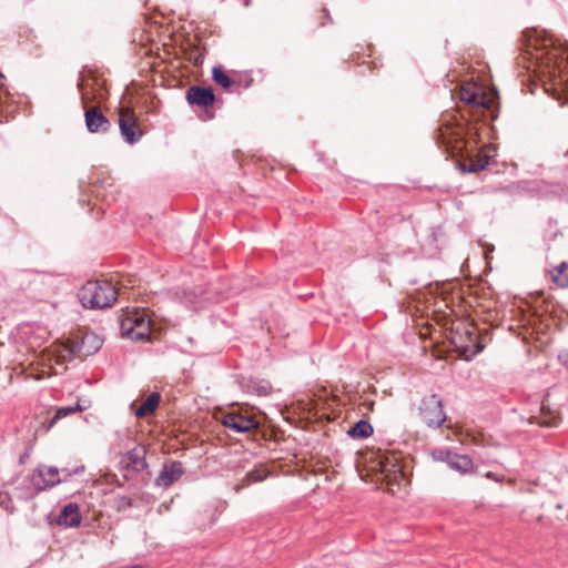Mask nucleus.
I'll return each instance as SVG.
<instances>
[{
    "label": "nucleus",
    "instance_id": "1",
    "mask_svg": "<svg viewBox=\"0 0 568 568\" xmlns=\"http://www.w3.org/2000/svg\"><path fill=\"white\" fill-rule=\"evenodd\" d=\"M529 36L528 50L531 63L528 69L534 68V72L540 77H557L560 69L561 43L547 31L538 32L534 30Z\"/></svg>",
    "mask_w": 568,
    "mask_h": 568
},
{
    "label": "nucleus",
    "instance_id": "2",
    "mask_svg": "<svg viewBox=\"0 0 568 568\" xmlns=\"http://www.w3.org/2000/svg\"><path fill=\"white\" fill-rule=\"evenodd\" d=\"M116 288L108 281H89L79 292L81 304L88 308L111 306L118 297Z\"/></svg>",
    "mask_w": 568,
    "mask_h": 568
},
{
    "label": "nucleus",
    "instance_id": "3",
    "mask_svg": "<svg viewBox=\"0 0 568 568\" xmlns=\"http://www.w3.org/2000/svg\"><path fill=\"white\" fill-rule=\"evenodd\" d=\"M152 321L145 308H126L120 316L122 336L132 341H149Z\"/></svg>",
    "mask_w": 568,
    "mask_h": 568
},
{
    "label": "nucleus",
    "instance_id": "4",
    "mask_svg": "<svg viewBox=\"0 0 568 568\" xmlns=\"http://www.w3.org/2000/svg\"><path fill=\"white\" fill-rule=\"evenodd\" d=\"M101 346V341L93 334H85L81 344L79 343H62L58 345L53 354L57 357L58 364H63L71 361L77 356H88L97 352Z\"/></svg>",
    "mask_w": 568,
    "mask_h": 568
},
{
    "label": "nucleus",
    "instance_id": "5",
    "mask_svg": "<svg viewBox=\"0 0 568 568\" xmlns=\"http://www.w3.org/2000/svg\"><path fill=\"white\" fill-rule=\"evenodd\" d=\"M418 414L420 419L428 427H439L446 420V414L443 408L440 398L435 395L425 396L419 406Z\"/></svg>",
    "mask_w": 568,
    "mask_h": 568
},
{
    "label": "nucleus",
    "instance_id": "6",
    "mask_svg": "<svg viewBox=\"0 0 568 568\" xmlns=\"http://www.w3.org/2000/svg\"><path fill=\"white\" fill-rule=\"evenodd\" d=\"M464 126L456 120H446L438 128L437 141L452 152L460 151L464 143Z\"/></svg>",
    "mask_w": 568,
    "mask_h": 568
},
{
    "label": "nucleus",
    "instance_id": "7",
    "mask_svg": "<svg viewBox=\"0 0 568 568\" xmlns=\"http://www.w3.org/2000/svg\"><path fill=\"white\" fill-rule=\"evenodd\" d=\"M459 98L466 104L485 110H490L495 100L493 94L486 93L483 88L476 83L463 84L459 91Z\"/></svg>",
    "mask_w": 568,
    "mask_h": 568
},
{
    "label": "nucleus",
    "instance_id": "8",
    "mask_svg": "<svg viewBox=\"0 0 568 568\" xmlns=\"http://www.w3.org/2000/svg\"><path fill=\"white\" fill-rule=\"evenodd\" d=\"M119 128L123 140L129 144L136 143L142 136L135 112L130 108L119 109Z\"/></svg>",
    "mask_w": 568,
    "mask_h": 568
},
{
    "label": "nucleus",
    "instance_id": "9",
    "mask_svg": "<svg viewBox=\"0 0 568 568\" xmlns=\"http://www.w3.org/2000/svg\"><path fill=\"white\" fill-rule=\"evenodd\" d=\"M374 468L378 469L382 475V479L388 483L393 479L397 480L404 476L399 458L394 453L378 454L376 457V466Z\"/></svg>",
    "mask_w": 568,
    "mask_h": 568
},
{
    "label": "nucleus",
    "instance_id": "10",
    "mask_svg": "<svg viewBox=\"0 0 568 568\" xmlns=\"http://www.w3.org/2000/svg\"><path fill=\"white\" fill-rule=\"evenodd\" d=\"M221 423L224 427L240 434L248 433L258 427V423L253 417L236 412L224 414Z\"/></svg>",
    "mask_w": 568,
    "mask_h": 568
},
{
    "label": "nucleus",
    "instance_id": "11",
    "mask_svg": "<svg viewBox=\"0 0 568 568\" xmlns=\"http://www.w3.org/2000/svg\"><path fill=\"white\" fill-rule=\"evenodd\" d=\"M84 118L85 126L90 133H105L111 128V122L98 106L85 108Z\"/></svg>",
    "mask_w": 568,
    "mask_h": 568
},
{
    "label": "nucleus",
    "instance_id": "12",
    "mask_svg": "<svg viewBox=\"0 0 568 568\" xmlns=\"http://www.w3.org/2000/svg\"><path fill=\"white\" fill-rule=\"evenodd\" d=\"M184 474V468L180 462H171L163 465L159 476L156 477L155 484L160 487H170L172 484L178 481Z\"/></svg>",
    "mask_w": 568,
    "mask_h": 568
},
{
    "label": "nucleus",
    "instance_id": "13",
    "mask_svg": "<svg viewBox=\"0 0 568 568\" xmlns=\"http://www.w3.org/2000/svg\"><path fill=\"white\" fill-rule=\"evenodd\" d=\"M186 100L190 104L207 108L214 103L215 95L211 88L195 85L186 91Z\"/></svg>",
    "mask_w": 568,
    "mask_h": 568
},
{
    "label": "nucleus",
    "instance_id": "14",
    "mask_svg": "<svg viewBox=\"0 0 568 568\" xmlns=\"http://www.w3.org/2000/svg\"><path fill=\"white\" fill-rule=\"evenodd\" d=\"M33 481L38 490H43L49 487L58 485L61 480L59 478V470L51 466H41L38 468Z\"/></svg>",
    "mask_w": 568,
    "mask_h": 568
},
{
    "label": "nucleus",
    "instance_id": "15",
    "mask_svg": "<svg viewBox=\"0 0 568 568\" xmlns=\"http://www.w3.org/2000/svg\"><path fill=\"white\" fill-rule=\"evenodd\" d=\"M57 524L65 527H78L81 524L79 506L74 503L65 505L57 518Z\"/></svg>",
    "mask_w": 568,
    "mask_h": 568
},
{
    "label": "nucleus",
    "instance_id": "16",
    "mask_svg": "<svg viewBox=\"0 0 568 568\" xmlns=\"http://www.w3.org/2000/svg\"><path fill=\"white\" fill-rule=\"evenodd\" d=\"M495 150L490 146L485 148L478 154V158L471 161L467 168L468 172L476 173L485 170L489 163L490 158L494 155Z\"/></svg>",
    "mask_w": 568,
    "mask_h": 568
},
{
    "label": "nucleus",
    "instance_id": "17",
    "mask_svg": "<svg viewBox=\"0 0 568 568\" xmlns=\"http://www.w3.org/2000/svg\"><path fill=\"white\" fill-rule=\"evenodd\" d=\"M161 400V396L159 393L150 394L146 399L140 405V407L135 410V416L138 418L145 417L149 414H152L159 406Z\"/></svg>",
    "mask_w": 568,
    "mask_h": 568
},
{
    "label": "nucleus",
    "instance_id": "18",
    "mask_svg": "<svg viewBox=\"0 0 568 568\" xmlns=\"http://www.w3.org/2000/svg\"><path fill=\"white\" fill-rule=\"evenodd\" d=\"M448 466L460 474H468L473 470L474 463L469 456L456 454Z\"/></svg>",
    "mask_w": 568,
    "mask_h": 568
},
{
    "label": "nucleus",
    "instance_id": "19",
    "mask_svg": "<svg viewBox=\"0 0 568 568\" xmlns=\"http://www.w3.org/2000/svg\"><path fill=\"white\" fill-rule=\"evenodd\" d=\"M347 434L352 438H367L373 434V427L367 420L361 419L347 430Z\"/></svg>",
    "mask_w": 568,
    "mask_h": 568
},
{
    "label": "nucleus",
    "instance_id": "20",
    "mask_svg": "<svg viewBox=\"0 0 568 568\" xmlns=\"http://www.w3.org/2000/svg\"><path fill=\"white\" fill-rule=\"evenodd\" d=\"M78 412H82V407L79 404H77L74 406L59 407L55 410L54 416L49 420L47 428L48 429L52 428L59 419L64 418L69 415L78 413Z\"/></svg>",
    "mask_w": 568,
    "mask_h": 568
},
{
    "label": "nucleus",
    "instance_id": "21",
    "mask_svg": "<svg viewBox=\"0 0 568 568\" xmlns=\"http://www.w3.org/2000/svg\"><path fill=\"white\" fill-rule=\"evenodd\" d=\"M552 281L560 287H568V264L561 263L551 272Z\"/></svg>",
    "mask_w": 568,
    "mask_h": 568
},
{
    "label": "nucleus",
    "instance_id": "22",
    "mask_svg": "<svg viewBox=\"0 0 568 568\" xmlns=\"http://www.w3.org/2000/svg\"><path fill=\"white\" fill-rule=\"evenodd\" d=\"M128 459L130 465L133 466L135 470L143 469L146 467L145 458H144V449L133 448L128 453Z\"/></svg>",
    "mask_w": 568,
    "mask_h": 568
},
{
    "label": "nucleus",
    "instance_id": "23",
    "mask_svg": "<svg viewBox=\"0 0 568 568\" xmlns=\"http://www.w3.org/2000/svg\"><path fill=\"white\" fill-rule=\"evenodd\" d=\"M557 419H558L557 415L554 412H551L549 408H547L545 406V404L542 403L541 413L538 418V424L541 426L552 427L557 424Z\"/></svg>",
    "mask_w": 568,
    "mask_h": 568
},
{
    "label": "nucleus",
    "instance_id": "24",
    "mask_svg": "<svg viewBox=\"0 0 568 568\" xmlns=\"http://www.w3.org/2000/svg\"><path fill=\"white\" fill-rule=\"evenodd\" d=\"M213 80L223 89H229L233 84L231 78L223 71L222 68L214 67L212 71Z\"/></svg>",
    "mask_w": 568,
    "mask_h": 568
},
{
    "label": "nucleus",
    "instance_id": "25",
    "mask_svg": "<svg viewBox=\"0 0 568 568\" xmlns=\"http://www.w3.org/2000/svg\"><path fill=\"white\" fill-rule=\"evenodd\" d=\"M456 454L448 449H434L432 452V457L437 462L446 463L447 465L450 463L452 458H454Z\"/></svg>",
    "mask_w": 568,
    "mask_h": 568
},
{
    "label": "nucleus",
    "instance_id": "26",
    "mask_svg": "<svg viewBox=\"0 0 568 568\" xmlns=\"http://www.w3.org/2000/svg\"><path fill=\"white\" fill-rule=\"evenodd\" d=\"M9 94L4 85V77L0 73V111H8Z\"/></svg>",
    "mask_w": 568,
    "mask_h": 568
},
{
    "label": "nucleus",
    "instance_id": "27",
    "mask_svg": "<svg viewBox=\"0 0 568 568\" xmlns=\"http://www.w3.org/2000/svg\"><path fill=\"white\" fill-rule=\"evenodd\" d=\"M0 506L3 507L9 513H12L14 510L10 496L4 491H0Z\"/></svg>",
    "mask_w": 568,
    "mask_h": 568
},
{
    "label": "nucleus",
    "instance_id": "28",
    "mask_svg": "<svg viewBox=\"0 0 568 568\" xmlns=\"http://www.w3.org/2000/svg\"><path fill=\"white\" fill-rule=\"evenodd\" d=\"M264 477L265 476L263 474H261L258 470H255V471H250L246 475V480H247V484L257 483V481L263 480Z\"/></svg>",
    "mask_w": 568,
    "mask_h": 568
},
{
    "label": "nucleus",
    "instance_id": "29",
    "mask_svg": "<svg viewBox=\"0 0 568 568\" xmlns=\"http://www.w3.org/2000/svg\"><path fill=\"white\" fill-rule=\"evenodd\" d=\"M322 13L325 20L321 22V26H326L327 23L333 22L329 11L326 8L322 10Z\"/></svg>",
    "mask_w": 568,
    "mask_h": 568
},
{
    "label": "nucleus",
    "instance_id": "30",
    "mask_svg": "<svg viewBox=\"0 0 568 568\" xmlns=\"http://www.w3.org/2000/svg\"><path fill=\"white\" fill-rule=\"evenodd\" d=\"M485 477H486V478H488V479H490V480L498 481V483H499V481H503V479H504L501 476H498V475H496V474H495V473H493V471H487V473L485 474Z\"/></svg>",
    "mask_w": 568,
    "mask_h": 568
},
{
    "label": "nucleus",
    "instance_id": "31",
    "mask_svg": "<svg viewBox=\"0 0 568 568\" xmlns=\"http://www.w3.org/2000/svg\"><path fill=\"white\" fill-rule=\"evenodd\" d=\"M559 359L565 365V367L568 369V351L560 353Z\"/></svg>",
    "mask_w": 568,
    "mask_h": 568
}]
</instances>
